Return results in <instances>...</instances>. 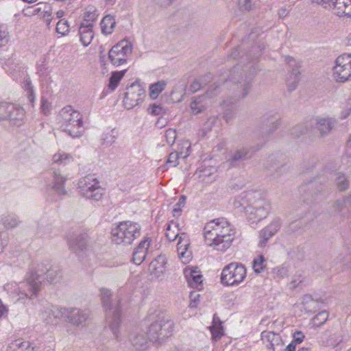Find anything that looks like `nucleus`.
<instances>
[{
    "label": "nucleus",
    "instance_id": "obj_34",
    "mask_svg": "<svg viewBox=\"0 0 351 351\" xmlns=\"http://www.w3.org/2000/svg\"><path fill=\"white\" fill-rule=\"evenodd\" d=\"M15 106L16 104L11 103H0V120L8 121L11 112H15Z\"/></svg>",
    "mask_w": 351,
    "mask_h": 351
},
{
    "label": "nucleus",
    "instance_id": "obj_18",
    "mask_svg": "<svg viewBox=\"0 0 351 351\" xmlns=\"http://www.w3.org/2000/svg\"><path fill=\"white\" fill-rule=\"evenodd\" d=\"M66 313L64 317L67 322L77 326L85 325L88 317V313L77 308H66Z\"/></svg>",
    "mask_w": 351,
    "mask_h": 351
},
{
    "label": "nucleus",
    "instance_id": "obj_20",
    "mask_svg": "<svg viewBox=\"0 0 351 351\" xmlns=\"http://www.w3.org/2000/svg\"><path fill=\"white\" fill-rule=\"evenodd\" d=\"M335 121L331 118H316L311 121V125H315L320 136H324L328 134L335 125Z\"/></svg>",
    "mask_w": 351,
    "mask_h": 351
},
{
    "label": "nucleus",
    "instance_id": "obj_24",
    "mask_svg": "<svg viewBox=\"0 0 351 351\" xmlns=\"http://www.w3.org/2000/svg\"><path fill=\"white\" fill-rule=\"evenodd\" d=\"M79 33L80 35V41L82 44L87 47L90 44L94 37L93 31V23H82L79 29Z\"/></svg>",
    "mask_w": 351,
    "mask_h": 351
},
{
    "label": "nucleus",
    "instance_id": "obj_8",
    "mask_svg": "<svg viewBox=\"0 0 351 351\" xmlns=\"http://www.w3.org/2000/svg\"><path fill=\"white\" fill-rule=\"evenodd\" d=\"M332 77L337 83L351 81V53H342L335 59Z\"/></svg>",
    "mask_w": 351,
    "mask_h": 351
},
{
    "label": "nucleus",
    "instance_id": "obj_12",
    "mask_svg": "<svg viewBox=\"0 0 351 351\" xmlns=\"http://www.w3.org/2000/svg\"><path fill=\"white\" fill-rule=\"evenodd\" d=\"M219 93V86L213 84L206 94L193 97L190 104V108L193 114H198L203 112L210 104V99Z\"/></svg>",
    "mask_w": 351,
    "mask_h": 351
},
{
    "label": "nucleus",
    "instance_id": "obj_39",
    "mask_svg": "<svg viewBox=\"0 0 351 351\" xmlns=\"http://www.w3.org/2000/svg\"><path fill=\"white\" fill-rule=\"evenodd\" d=\"M23 87L25 91L26 97L28 99L29 104L34 106L35 102V93L32 86L31 81L29 78L25 79L23 82Z\"/></svg>",
    "mask_w": 351,
    "mask_h": 351
},
{
    "label": "nucleus",
    "instance_id": "obj_43",
    "mask_svg": "<svg viewBox=\"0 0 351 351\" xmlns=\"http://www.w3.org/2000/svg\"><path fill=\"white\" fill-rule=\"evenodd\" d=\"M335 183L337 189L339 191H346L348 189L350 185V182L348 178L341 173H338L336 175Z\"/></svg>",
    "mask_w": 351,
    "mask_h": 351
},
{
    "label": "nucleus",
    "instance_id": "obj_32",
    "mask_svg": "<svg viewBox=\"0 0 351 351\" xmlns=\"http://www.w3.org/2000/svg\"><path fill=\"white\" fill-rule=\"evenodd\" d=\"M251 157L250 150L247 147L237 149L229 159L230 163L234 165L235 162L241 160H246Z\"/></svg>",
    "mask_w": 351,
    "mask_h": 351
},
{
    "label": "nucleus",
    "instance_id": "obj_51",
    "mask_svg": "<svg viewBox=\"0 0 351 351\" xmlns=\"http://www.w3.org/2000/svg\"><path fill=\"white\" fill-rule=\"evenodd\" d=\"M265 258L261 255L253 261V269L256 273H261L265 267Z\"/></svg>",
    "mask_w": 351,
    "mask_h": 351
},
{
    "label": "nucleus",
    "instance_id": "obj_19",
    "mask_svg": "<svg viewBox=\"0 0 351 351\" xmlns=\"http://www.w3.org/2000/svg\"><path fill=\"white\" fill-rule=\"evenodd\" d=\"M184 273L188 284L191 287L199 290L202 289V275L199 274L197 267H191L186 268L184 270Z\"/></svg>",
    "mask_w": 351,
    "mask_h": 351
},
{
    "label": "nucleus",
    "instance_id": "obj_44",
    "mask_svg": "<svg viewBox=\"0 0 351 351\" xmlns=\"http://www.w3.org/2000/svg\"><path fill=\"white\" fill-rule=\"evenodd\" d=\"M21 66L18 62H15L13 59H9L4 64V69L10 75H15L18 72L21 71Z\"/></svg>",
    "mask_w": 351,
    "mask_h": 351
},
{
    "label": "nucleus",
    "instance_id": "obj_11",
    "mask_svg": "<svg viewBox=\"0 0 351 351\" xmlns=\"http://www.w3.org/2000/svg\"><path fill=\"white\" fill-rule=\"evenodd\" d=\"M132 45L124 40L119 42L108 51V58L115 66L124 64L128 58L132 54Z\"/></svg>",
    "mask_w": 351,
    "mask_h": 351
},
{
    "label": "nucleus",
    "instance_id": "obj_36",
    "mask_svg": "<svg viewBox=\"0 0 351 351\" xmlns=\"http://www.w3.org/2000/svg\"><path fill=\"white\" fill-rule=\"evenodd\" d=\"M73 160V157L71 154H66L62 151H58L52 156V161L53 163L59 165H66Z\"/></svg>",
    "mask_w": 351,
    "mask_h": 351
},
{
    "label": "nucleus",
    "instance_id": "obj_26",
    "mask_svg": "<svg viewBox=\"0 0 351 351\" xmlns=\"http://www.w3.org/2000/svg\"><path fill=\"white\" fill-rule=\"evenodd\" d=\"M87 243V236L85 234H79L73 237L69 241V245L70 248L75 251H81L85 249Z\"/></svg>",
    "mask_w": 351,
    "mask_h": 351
},
{
    "label": "nucleus",
    "instance_id": "obj_40",
    "mask_svg": "<svg viewBox=\"0 0 351 351\" xmlns=\"http://www.w3.org/2000/svg\"><path fill=\"white\" fill-rule=\"evenodd\" d=\"M99 16L98 10L94 6H88L84 14V22L85 23H92Z\"/></svg>",
    "mask_w": 351,
    "mask_h": 351
},
{
    "label": "nucleus",
    "instance_id": "obj_2",
    "mask_svg": "<svg viewBox=\"0 0 351 351\" xmlns=\"http://www.w3.org/2000/svg\"><path fill=\"white\" fill-rule=\"evenodd\" d=\"M243 73H245V69L241 67L239 64L234 66L230 71L226 83L228 84L232 82L237 86V93L234 94L231 100H224L221 105L225 109H229L230 104L236 103L239 99L245 97L251 90L252 75L245 74L243 77Z\"/></svg>",
    "mask_w": 351,
    "mask_h": 351
},
{
    "label": "nucleus",
    "instance_id": "obj_21",
    "mask_svg": "<svg viewBox=\"0 0 351 351\" xmlns=\"http://www.w3.org/2000/svg\"><path fill=\"white\" fill-rule=\"evenodd\" d=\"M149 238L143 239L133 252L132 261L134 264L140 265L145 258L150 244Z\"/></svg>",
    "mask_w": 351,
    "mask_h": 351
},
{
    "label": "nucleus",
    "instance_id": "obj_60",
    "mask_svg": "<svg viewBox=\"0 0 351 351\" xmlns=\"http://www.w3.org/2000/svg\"><path fill=\"white\" fill-rule=\"evenodd\" d=\"M150 114L152 115H160L164 112L163 108L160 105L153 104L150 106Z\"/></svg>",
    "mask_w": 351,
    "mask_h": 351
},
{
    "label": "nucleus",
    "instance_id": "obj_57",
    "mask_svg": "<svg viewBox=\"0 0 351 351\" xmlns=\"http://www.w3.org/2000/svg\"><path fill=\"white\" fill-rule=\"evenodd\" d=\"M102 144L106 145H111L115 141V136L113 135V132L110 131L108 133L104 134L102 136Z\"/></svg>",
    "mask_w": 351,
    "mask_h": 351
},
{
    "label": "nucleus",
    "instance_id": "obj_47",
    "mask_svg": "<svg viewBox=\"0 0 351 351\" xmlns=\"http://www.w3.org/2000/svg\"><path fill=\"white\" fill-rule=\"evenodd\" d=\"M14 346L17 348L15 351H34V348L27 341L16 340Z\"/></svg>",
    "mask_w": 351,
    "mask_h": 351
},
{
    "label": "nucleus",
    "instance_id": "obj_27",
    "mask_svg": "<svg viewBox=\"0 0 351 351\" xmlns=\"http://www.w3.org/2000/svg\"><path fill=\"white\" fill-rule=\"evenodd\" d=\"M14 111L11 112L8 121L11 125H21L23 123L25 117V110L22 107L16 105Z\"/></svg>",
    "mask_w": 351,
    "mask_h": 351
},
{
    "label": "nucleus",
    "instance_id": "obj_59",
    "mask_svg": "<svg viewBox=\"0 0 351 351\" xmlns=\"http://www.w3.org/2000/svg\"><path fill=\"white\" fill-rule=\"evenodd\" d=\"M41 110L45 115L49 114L51 111V104L44 98L41 100Z\"/></svg>",
    "mask_w": 351,
    "mask_h": 351
},
{
    "label": "nucleus",
    "instance_id": "obj_23",
    "mask_svg": "<svg viewBox=\"0 0 351 351\" xmlns=\"http://www.w3.org/2000/svg\"><path fill=\"white\" fill-rule=\"evenodd\" d=\"M130 341L137 351H146L148 348V341L143 331H138L132 334Z\"/></svg>",
    "mask_w": 351,
    "mask_h": 351
},
{
    "label": "nucleus",
    "instance_id": "obj_48",
    "mask_svg": "<svg viewBox=\"0 0 351 351\" xmlns=\"http://www.w3.org/2000/svg\"><path fill=\"white\" fill-rule=\"evenodd\" d=\"M56 32L62 36H66L69 33V25L67 21L60 20L56 28Z\"/></svg>",
    "mask_w": 351,
    "mask_h": 351
},
{
    "label": "nucleus",
    "instance_id": "obj_1",
    "mask_svg": "<svg viewBox=\"0 0 351 351\" xmlns=\"http://www.w3.org/2000/svg\"><path fill=\"white\" fill-rule=\"evenodd\" d=\"M206 245L219 252H225L232 245L235 230L225 219L217 218L207 222L203 230Z\"/></svg>",
    "mask_w": 351,
    "mask_h": 351
},
{
    "label": "nucleus",
    "instance_id": "obj_37",
    "mask_svg": "<svg viewBox=\"0 0 351 351\" xmlns=\"http://www.w3.org/2000/svg\"><path fill=\"white\" fill-rule=\"evenodd\" d=\"M46 3L43 2H39L35 5L28 6L23 10L24 15L32 16L34 15H40L43 10H45V5Z\"/></svg>",
    "mask_w": 351,
    "mask_h": 351
},
{
    "label": "nucleus",
    "instance_id": "obj_49",
    "mask_svg": "<svg viewBox=\"0 0 351 351\" xmlns=\"http://www.w3.org/2000/svg\"><path fill=\"white\" fill-rule=\"evenodd\" d=\"M210 332L212 338L215 341L220 339L223 335V328L220 323L212 326L210 327Z\"/></svg>",
    "mask_w": 351,
    "mask_h": 351
},
{
    "label": "nucleus",
    "instance_id": "obj_35",
    "mask_svg": "<svg viewBox=\"0 0 351 351\" xmlns=\"http://www.w3.org/2000/svg\"><path fill=\"white\" fill-rule=\"evenodd\" d=\"M1 221L6 228H14L20 223L18 217L14 214H8L2 216Z\"/></svg>",
    "mask_w": 351,
    "mask_h": 351
},
{
    "label": "nucleus",
    "instance_id": "obj_63",
    "mask_svg": "<svg viewBox=\"0 0 351 351\" xmlns=\"http://www.w3.org/2000/svg\"><path fill=\"white\" fill-rule=\"evenodd\" d=\"M304 339V335L301 331H296L293 333L294 341L297 343H300Z\"/></svg>",
    "mask_w": 351,
    "mask_h": 351
},
{
    "label": "nucleus",
    "instance_id": "obj_14",
    "mask_svg": "<svg viewBox=\"0 0 351 351\" xmlns=\"http://www.w3.org/2000/svg\"><path fill=\"white\" fill-rule=\"evenodd\" d=\"M270 210V203L266 199H260L247 208L246 212L250 220L261 221L265 218Z\"/></svg>",
    "mask_w": 351,
    "mask_h": 351
},
{
    "label": "nucleus",
    "instance_id": "obj_7",
    "mask_svg": "<svg viewBox=\"0 0 351 351\" xmlns=\"http://www.w3.org/2000/svg\"><path fill=\"white\" fill-rule=\"evenodd\" d=\"M101 300L105 309L109 310V313H112V317L108 319V326L112 331L114 337L117 341H119V327L121 324V312L119 310V304H117L114 307L112 306L111 303L112 293L110 290L101 288L100 289Z\"/></svg>",
    "mask_w": 351,
    "mask_h": 351
},
{
    "label": "nucleus",
    "instance_id": "obj_17",
    "mask_svg": "<svg viewBox=\"0 0 351 351\" xmlns=\"http://www.w3.org/2000/svg\"><path fill=\"white\" fill-rule=\"evenodd\" d=\"M190 246V239L189 235L185 232H182L178 237L177 243V252L180 259L184 263H187L191 259V252L189 250Z\"/></svg>",
    "mask_w": 351,
    "mask_h": 351
},
{
    "label": "nucleus",
    "instance_id": "obj_45",
    "mask_svg": "<svg viewBox=\"0 0 351 351\" xmlns=\"http://www.w3.org/2000/svg\"><path fill=\"white\" fill-rule=\"evenodd\" d=\"M300 73L299 71L298 67L292 69V71L290 74V77L287 80V84L291 90L295 89L298 82H299V75Z\"/></svg>",
    "mask_w": 351,
    "mask_h": 351
},
{
    "label": "nucleus",
    "instance_id": "obj_25",
    "mask_svg": "<svg viewBox=\"0 0 351 351\" xmlns=\"http://www.w3.org/2000/svg\"><path fill=\"white\" fill-rule=\"evenodd\" d=\"M166 262L164 258L159 257L151 262L149 264V269L152 275L156 278L160 277L165 272V265Z\"/></svg>",
    "mask_w": 351,
    "mask_h": 351
},
{
    "label": "nucleus",
    "instance_id": "obj_28",
    "mask_svg": "<svg viewBox=\"0 0 351 351\" xmlns=\"http://www.w3.org/2000/svg\"><path fill=\"white\" fill-rule=\"evenodd\" d=\"M101 32L104 35H110L111 34L114 29L116 26V21L113 16L112 15H106L105 16L101 23Z\"/></svg>",
    "mask_w": 351,
    "mask_h": 351
},
{
    "label": "nucleus",
    "instance_id": "obj_13",
    "mask_svg": "<svg viewBox=\"0 0 351 351\" xmlns=\"http://www.w3.org/2000/svg\"><path fill=\"white\" fill-rule=\"evenodd\" d=\"M145 95V88L139 83L134 82L127 88L123 104L126 108L131 109L142 103Z\"/></svg>",
    "mask_w": 351,
    "mask_h": 351
},
{
    "label": "nucleus",
    "instance_id": "obj_33",
    "mask_svg": "<svg viewBox=\"0 0 351 351\" xmlns=\"http://www.w3.org/2000/svg\"><path fill=\"white\" fill-rule=\"evenodd\" d=\"M127 70H123L119 71H113L111 73V76L109 79L108 88L110 89L111 91H113L118 86L119 82L125 75Z\"/></svg>",
    "mask_w": 351,
    "mask_h": 351
},
{
    "label": "nucleus",
    "instance_id": "obj_30",
    "mask_svg": "<svg viewBox=\"0 0 351 351\" xmlns=\"http://www.w3.org/2000/svg\"><path fill=\"white\" fill-rule=\"evenodd\" d=\"M179 224L178 222L171 221L166 228V237L169 241H173L180 237V235Z\"/></svg>",
    "mask_w": 351,
    "mask_h": 351
},
{
    "label": "nucleus",
    "instance_id": "obj_64",
    "mask_svg": "<svg viewBox=\"0 0 351 351\" xmlns=\"http://www.w3.org/2000/svg\"><path fill=\"white\" fill-rule=\"evenodd\" d=\"M57 275L58 272L56 270L49 269L46 272V278L50 281L54 280Z\"/></svg>",
    "mask_w": 351,
    "mask_h": 351
},
{
    "label": "nucleus",
    "instance_id": "obj_61",
    "mask_svg": "<svg viewBox=\"0 0 351 351\" xmlns=\"http://www.w3.org/2000/svg\"><path fill=\"white\" fill-rule=\"evenodd\" d=\"M8 237L3 233H0V253L3 251L4 247L8 245Z\"/></svg>",
    "mask_w": 351,
    "mask_h": 351
},
{
    "label": "nucleus",
    "instance_id": "obj_55",
    "mask_svg": "<svg viewBox=\"0 0 351 351\" xmlns=\"http://www.w3.org/2000/svg\"><path fill=\"white\" fill-rule=\"evenodd\" d=\"M271 116L269 115V114H266L263 117L264 121L271 122V126H270L269 128V134L273 133L278 128V126L280 124V119H275V120L272 121L271 119Z\"/></svg>",
    "mask_w": 351,
    "mask_h": 351
},
{
    "label": "nucleus",
    "instance_id": "obj_4",
    "mask_svg": "<svg viewBox=\"0 0 351 351\" xmlns=\"http://www.w3.org/2000/svg\"><path fill=\"white\" fill-rule=\"evenodd\" d=\"M154 319L148 328L147 335L149 341L161 343L164 339L173 335L174 323L162 312L152 315Z\"/></svg>",
    "mask_w": 351,
    "mask_h": 351
},
{
    "label": "nucleus",
    "instance_id": "obj_54",
    "mask_svg": "<svg viewBox=\"0 0 351 351\" xmlns=\"http://www.w3.org/2000/svg\"><path fill=\"white\" fill-rule=\"evenodd\" d=\"M280 226V219H275L264 229L273 236L279 230Z\"/></svg>",
    "mask_w": 351,
    "mask_h": 351
},
{
    "label": "nucleus",
    "instance_id": "obj_42",
    "mask_svg": "<svg viewBox=\"0 0 351 351\" xmlns=\"http://www.w3.org/2000/svg\"><path fill=\"white\" fill-rule=\"evenodd\" d=\"M211 76L210 74H208L195 80L191 85L190 90L193 93L197 91L202 87L206 85L207 82H209Z\"/></svg>",
    "mask_w": 351,
    "mask_h": 351
},
{
    "label": "nucleus",
    "instance_id": "obj_50",
    "mask_svg": "<svg viewBox=\"0 0 351 351\" xmlns=\"http://www.w3.org/2000/svg\"><path fill=\"white\" fill-rule=\"evenodd\" d=\"M347 204H351V197L336 200L332 205L333 211L339 212L342 210Z\"/></svg>",
    "mask_w": 351,
    "mask_h": 351
},
{
    "label": "nucleus",
    "instance_id": "obj_31",
    "mask_svg": "<svg viewBox=\"0 0 351 351\" xmlns=\"http://www.w3.org/2000/svg\"><path fill=\"white\" fill-rule=\"evenodd\" d=\"M302 304L307 312H313L319 308V302L313 298L311 295H305L302 298Z\"/></svg>",
    "mask_w": 351,
    "mask_h": 351
},
{
    "label": "nucleus",
    "instance_id": "obj_53",
    "mask_svg": "<svg viewBox=\"0 0 351 351\" xmlns=\"http://www.w3.org/2000/svg\"><path fill=\"white\" fill-rule=\"evenodd\" d=\"M9 41V33L7 27L0 25V46L5 45Z\"/></svg>",
    "mask_w": 351,
    "mask_h": 351
},
{
    "label": "nucleus",
    "instance_id": "obj_16",
    "mask_svg": "<svg viewBox=\"0 0 351 351\" xmlns=\"http://www.w3.org/2000/svg\"><path fill=\"white\" fill-rule=\"evenodd\" d=\"M261 339L266 348L271 351H280L284 346V342L279 334L271 331H263Z\"/></svg>",
    "mask_w": 351,
    "mask_h": 351
},
{
    "label": "nucleus",
    "instance_id": "obj_15",
    "mask_svg": "<svg viewBox=\"0 0 351 351\" xmlns=\"http://www.w3.org/2000/svg\"><path fill=\"white\" fill-rule=\"evenodd\" d=\"M66 310L55 306H47L40 313L43 321L47 324L56 325L64 317Z\"/></svg>",
    "mask_w": 351,
    "mask_h": 351
},
{
    "label": "nucleus",
    "instance_id": "obj_46",
    "mask_svg": "<svg viewBox=\"0 0 351 351\" xmlns=\"http://www.w3.org/2000/svg\"><path fill=\"white\" fill-rule=\"evenodd\" d=\"M40 16L44 20L47 27L49 29L52 21V9L48 4H45V10H43Z\"/></svg>",
    "mask_w": 351,
    "mask_h": 351
},
{
    "label": "nucleus",
    "instance_id": "obj_58",
    "mask_svg": "<svg viewBox=\"0 0 351 351\" xmlns=\"http://www.w3.org/2000/svg\"><path fill=\"white\" fill-rule=\"evenodd\" d=\"M180 157V154L177 152H171L168 158L167 163L171 167H176L178 163V159Z\"/></svg>",
    "mask_w": 351,
    "mask_h": 351
},
{
    "label": "nucleus",
    "instance_id": "obj_52",
    "mask_svg": "<svg viewBox=\"0 0 351 351\" xmlns=\"http://www.w3.org/2000/svg\"><path fill=\"white\" fill-rule=\"evenodd\" d=\"M272 235L269 233L267 231H266L265 229H263L261 231L259 232L258 237V246L260 247H263L265 246L267 241L271 238Z\"/></svg>",
    "mask_w": 351,
    "mask_h": 351
},
{
    "label": "nucleus",
    "instance_id": "obj_3",
    "mask_svg": "<svg viewBox=\"0 0 351 351\" xmlns=\"http://www.w3.org/2000/svg\"><path fill=\"white\" fill-rule=\"evenodd\" d=\"M61 129L72 138H78L84 133V121L81 113L67 106L59 112Z\"/></svg>",
    "mask_w": 351,
    "mask_h": 351
},
{
    "label": "nucleus",
    "instance_id": "obj_10",
    "mask_svg": "<svg viewBox=\"0 0 351 351\" xmlns=\"http://www.w3.org/2000/svg\"><path fill=\"white\" fill-rule=\"evenodd\" d=\"M80 194L95 201L99 200L104 194V190L96 178L87 176L80 180L78 182Z\"/></svg>",
    "mask_w": 351,
    "mask_h": 351
},
{
    "label": "nucleus",
    "instance_id": "obj_5",
    "mask_svg": "<svg viewBox=\"0 0 351 351\" xmlns=\"http://www.w3.org/2000/svg\"><path fill=\"white\" fill-rule=\"evenodd\" d=\"M141 229V227L138 223L130 221L120 222L112 229V241L117 245L132 244L140 236Z\"/></svg>",
    "mask_w": 351,
    "mask_h": 351
},
{
    "label": "nucleus",
    "instance_id": "obj_22",
    "mask_svg": "<svg viewBox=\"0 0 351 351\" xmlns=\"http://www.w3.org/2000/svg\"><path fill=\"white\" fill-rule=\"evenodd\" d=\"M66 178L64 177L59 171H54L53 172L52 182L49 184V187L58 195H64L66 191L64 189V183Z\"/></svg>",
    "mask_w": 351,
    "mask_h": 351
},
{
    "label": "nucleus",
    "instance_id": "obj_6",
    "mask_svg": "<svg viewBox=\"0 0 351 351\" xmlns=\"http://www.w3.org/2000/svg\"><path fill=\"white\" fill-rule=\"evenodd\" d=\"M42 276L37 272L32 274L27 280L23 282L14 291L15 296L17 298V302L27 304L31 300L34 299L40 289Z\"/></svg>",
    "mask_w": 351,
    "mask_h": 351
},
{
    "label": "nucleus",
    "instance_id": "obj_29",
    "mask_svg": "<svg viewBox=\"0 0 351 351\" xmlns=\"http://www.w3.org/2000/svg\"><path fill=\"white\" fill-rule=\"evenodd\" d=\"M322 6L326 8V4L329 3V7L332 9L333 12L339 16H343L345 13V8L346 7L347 1H317Z\"/></svg>",
    "mask_w": 351,
    "mask_h": 351
},
{
    "label": "nucleus",
    "instance_id": "obj_38",
    "mask_svg": "<svg viewBox=\"0 0 351 351\" xmlns=\"http://www.w3.org/2000/svg\"><path fill=\"white\" fill-rule=\"evenodd\" d=\"M329 314L326 311H322L318 313L311 320V325L313 328H318L326 322L328 319Z\"/></svg>",
    "mask_w": 351,
    "mask_h": 351
},
{
    "label": "nucleus",
    "instance_id": "obj_41",
    "mask_svg": "<svg viewBox=\"0 0 351 351\" xmlns=\"http://www.w3.org/2000/svg\"><path fill=\"white\" fill-rule=\"evenodd\" d=\"M167 84L165 81H158L149 86V95L152 99H156L165 89Z\"/></svg>",
    "mask_w": 351,
    "mask_h": 351
},
{
    "label": "nucleus",
    "instance_id": "obj_56",
    "mask_svg": "<svg viewBox=\"0 0 351 351\" xmlns=\"http://www.w3.org/2000/svg\"><path fill=\"white\" fill-rule=\"evenodd\" d=\"M166 141L169 145H173L176 138V132L174 129L169 128L165 132Z\"/></svg>",
    "mask_w": 351,
    "mask_h": 351
},
{
    "label": "nucleus",
    "instance_id": "obj_62",
    "mask_svg": "<svg viewBox=\"0 0 351 351\" xmlns=\"http://www.w3.org/2000/svg\"><path fill=\"white\" fill-rule=\"evenodd\" d=\"M199 295L197 294V293H191V295H190V298H191L190 306L191 308L196 307L197 303L199 302Z\"/></svg>",
    "mask_w": 351,
    "mask_h": 351
},
{
    "label": "nucleus",
    "instance_id": "obj_9",
    "mask_svg": "<svg viewBox=\"0 0 351 351\" xmlns=\"http://www.w3.org/2000/svg\"><path fill=\"white\" fill-rule=\"evenodd\" d=\"M246 277V268L241 264L231 263L222 270L221 280L223 285L235 286L239 285Z\"/></svg>",
    "mask_w": 351,
    "mask_h": 351
}]
</instances>
